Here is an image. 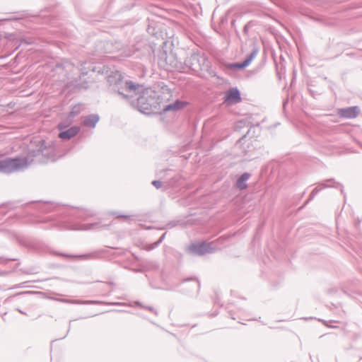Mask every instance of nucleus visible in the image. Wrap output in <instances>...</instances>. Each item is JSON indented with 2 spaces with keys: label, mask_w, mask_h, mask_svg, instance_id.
Returning a JSON list of instances; mask_svg holds the SVG:
<instances>
[{
  "label": "nucleus",
  "mask_w": 362,
  "mask_h": 362,
  "mask_svg": "<svg viewBox=\"0 0 362 362\" xmlns=\"http://www.w3.org/2000/svg\"><path fill=\"white\" fill-rule=\"evenodd\" d=\"M107 81L113 91L130 101L139 111L146 114L151 110L152 99L148 98L150 92L148 88L132 81L125 80L119 71L109 75Z\"/></svg>",
  "instance_id": "f257e3e1"
},
{
  "label": "nucleus",
  "mask_w": 362,
  "mask_h": 362,
  "mask_svg": "<svg viewBox=\"0 0 362 362\" xmlns=\"http://www.w3.org/2000/svg\"><path fill=\"white\" fill-rule=\"evenodd\" d=\"M40 152L30 153L25 158H6L0 160V173L10 174L26 169L34 162V157L40 156Z\"/></svg>",
  "instance_id": "f03ea898"
},
{
  "label": "nucleus",
  "mask_w": 362,
  "mask_h": 362,
  "mask_svg": "<svg viewBox=\"0 0 362 362\" xmlns=\"http://www.w3.org/2000/svg\"><path fill=\"white\" fill-rule=\"evenodd\" d=\"M190 252L198 255H204L205 254L212 253L215 250L213 243H202L200 244H193L189 248Z\"/></svg>",
  "instance_id": "7ed1b4c3"
},
{
  "label": "nucleus",
  "mask_w": 362,
  "mask_h": 362,
  "mask_svg": "<svg viewBox=\"0 0 362 362\" xmlns=\"http://www.w3.org/2000/svg\"><path fill=\"white\" fill-rule=\"evenodd\" d=\"M251 53L246 57L243 62L230 64L228 67L231 69H242L247 66L256 57L259 52V48L255 44H253Z\"/></svg>",
  "instance_id": "20e7f679"
},
{
  "label": "nucleus",
  "mask_w": 362,
  "mask_h": 362,
  "mask_svg": "<svg viewBox=\"0 0 362 362\" xmlns=\"http://www.w3.org/2000/svg\"><path fill=\"white\" fill-rule=\"evenodd\" d=\"M241 101V97L239 90L237 88H230L226 92L224 96V103L227 105H233Z\"/></svg>",
  "instance_id": "39448f33"
},
{
  "label": "nucleus",
  "mask_w": 362,
  "mask_h": 362,
  "mask_svg": "<svg viewBox=\"0 0 362 362\" xmlns=\"http://www.w3.org/2000/svg\"><path fill=\"white\" fill-rule=\"evenodd\" d=\"M66 127L63 123H59L58 124V128L61 131L59 134V137L65 140H69L75 136L80 130L79 127L74 126L65 131H63V129H66Z\"/></svg>",
  "instance_id": "423d86ee"
},
{
  "label": "nucleus",
  "mask_w": 362,
  "mask_h": 362,
  "mask_svg": "<svg viewBox=\"0 0 362 362\" xmlns=\"http://www.w3.org/2000/svg\"><path fill=\"white\" fill-rule=\"evenodd\" d=\"M360 112L358 107L353 106L346 108H341L338 110V115L341 117L344 118H355L357 117Z\"/></svg>",
  "instance_id": "0eeeda50"
},
{
  "label": "nucleus",
  "mask_w": 362,
  "mask_h": 362,
  "mask_svg": "<svg viewBox=\"0 0 362 362\" xmlns=\"http://www.w3.org/2000/svg\"><path fill=\"white\" fill-rule=\"evenodd\" d=\"M250 177V174L244 173L237 180L236 187L240 189H245L247 187V181Z\"/></svg>",
  "instance_id": "6e6552de"
},
{
  "label": "nucleus",
  "mask_w": 362,
  "mask_h": 362,
  "mask_svg": "<svg viewBox=\"0 0 362 362\" xmlns=\"http://www.w3.org/2000/svg\"><path fill=\"white\" fill-rule=\"evenodd\" d=\"M187 105V103L180 101V100H176L175 103L166 105L163 110L165 112L170 111V110H177L183 108Z\"/></svg>",
  "instance_id": "1a4fd4ad"
},
{
  "label": "nucleus",
  "mask_w": 362,
  "mask_h": 362,
  "mask_svg": "<svg viewBox=\"0 0 362 362\" xmlns=\"http://www.w3.org/2000/svg\"><path fill=\"white\" fill-rule=\"evenodd\" d=\"M99 120L98 115H90L85 117L83 124L88 127H94Z\"/></svg>",
  "instance_id": "9d476101"
},
{
  "label": "nucleus",
  "mask_w": 362,
  "mask_h": 362,
  "mask_svg": "<svg viewBox=\"0 0 362 362\" xmlns=\"http://www.w3.org/2000/svg\"><path fill=\"white\" fill-rule=\"evenodd\" d=\"M327 182H332L333 183L332 185H324V184H322V187H316L315 188L313 189V190L312 191V192L310 193V198H309V200L312 199L314 198V197L320 192L321 191L323 188H326V187H337V185H335V182H334L333 180H327Z\"/></svg>",
  "instance_id": "9b49d317"
},
{
  "label": "nucleus",
  "mask_w": 362,
  "mask_h": 362,
  "mask_svg": "<svg viewBox=\"0 0 362 362\" xmlns=\"http://www.w3.org/2000/svg\"><path fill=\"white\" fill-rule=\"evenodd\" d=\"M194 62H198V55L193 54L186 59L185 64L188 65L192 69L195 70L199 69V66L197 65Z\"/></svg>",
  "instance_id": "f8f14e48"
},
{
  "label": "nucleus",
  "mask_w": 362,
  "mask_h": 362,
  "mask_svg": "<svg viewBox=\"0 0 362 362\" xmlns=\"http://www.w3.org/2000/svg\"><path fill=\"white\" fill-rule=\"evenodd\" d=\"M165 234H166L165 233H163V234L160 237L159 240H158L157 242H156L155 243L150 245L148 246V250H153V249H154L155 247H156L159 244H160V243L163 242V240H164L165 236Z\"/></svg>",
  "instance_id": "ddd939ff"
},
{
  "label": "nucleus",
  "mask_w": 362,
  "mask_h": 362,
  "mask_svg": "<svg viewBox=\"0 0 362 362\" xmlns=\"http://www.w3.org/2000/svg\"><path fill=\"white\" fill-rule=\"evenodd\" d=\"M152 185L157 189H159L162 187V182L159 180H154L152 182Z\"/></svg>",
  "instance_id": "4468645a"
},
{
  "label": "nucleus",
  "mask_w": 362,
  "mask_h": 362,
  "mask_svg": "<svg viewBox=\"0 0 362 362\" xmlns=\"http://www.w3.org/2000/svg\"><path fill=\"white\" fill-rule=\"evenodd\" d=\"M98 302L97 301H84V302H82L81 303H83V304H95V303H98Z\"/></svg>",
  "instance_id": "2eb2a0df"
},
{
  "label": "nucleus",
  "mask_w": 362,
  "mask_h": 362,
  "mask_svg": "<svg viewBox=\"0 0 362 362\" xmlns=\"http://www.w3.org/2000/svg\"><path fill=\"white\" fill-rule=\"evenodd\" d=\"M145 308L148 309V310L155 313V314H157L156 311L154 310L153 308L152 307H145Z\"/></svg>",
  "instance_id": "dca6fc26"
},
{
  "label": "nucleus",
  "mask_w": 362,
  "mask_h": 362,
  "mask_svg": "<svg viewBox=\"0 0 362 362\" xmlns=\"http://www.w3.org/2000/svg\"><path fill=\"white\" fill-rule=\"evenodd\" d=\"M248 25L249 24H247V25H245V27H244V32H246L247 30Z\"/></svg>",
  "instance_id": "f3484780"
},
{
  "label": "nucleus",
  "mask_w": 362,
  "mask_h": 362,
  "mask_svg": "<svg viewBox=\"0 0 362 362\" xmlns=\"http://www.w3.org/2000/svg\"><path fill=\"white\" fill-rule=\"evenodd\" d=\"M117 217H126L125 216L122 215V214H117Z\"/></svg>",
  "instance_id": "a211bd4d"
},
{
  "label": "nucleus",
  "mask_w": 362,
  "mask_h": 362,
  "mask_svg": "<svg viewBox=\"0 0 362 362\" xmlns=\"http://www.w3.org/2000/svg\"><path fill=\"white\" fill-rule=\"evenodd\" d=\"M81 257H89V255H82Z\"/></svg>",
  "instance_id": "6ab92c4d"
},
{
  "label": "nucleus",
  "mask_w": 362,
  "mask_h": 362,
  "mask_svg": "<svg viewBox=\"0 0 362 362\" xmlns=\"http://www.w3.org/2000/svg\"><path fill=\"white\" fill-rule=\"evenodd\" d=\"M18 312H20L21 313H23L22 310H18Z\"/></svg>",
  "instance_id": "aec40b11"
}]
</instances>
